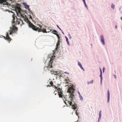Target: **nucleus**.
<instances>
[{
	"label": "nucleus",
	"mask_w": 122,
	"mask_h": 122,
	"mask_svg": "<svg viewBox=\"0 0 122 122\" xmlns=\"http://www.w3.org/2000/svg\"><path fill=\"white\" fill-rule=\"evenodd\" d=\"M53 32H55L56 33H58L57 32L56 30H54L53 31Z\"/></svg>",
	"instance_id": "393cba45"
},
{
	"label": "nucleus",
	"mask_w": 122,
	"mask_h": 122,
	"mask_svg": "<svg viewBox=\"0 0 122 122\" xmlns=\"http://www.w3.org/2000/svg\"><path fill=\"white\" fill-rule=\"evenodd\" d=\"M114 78H115V79H116V78H117V77H116V76L115 75H114Z\"/></svg>",
	"instance_id": "c756f323"
},
{
	"label": "nucleus",
	"mask_w": 122,
	"mask_h": 122,
	"mask_svg": "<svg viewBox=\"0 0 122 122\" xmlns=\"http://www.w3.org/2000/svg\"><path fill=\"white\" fill-rule=\"evenodd\" d=\"M60 30H61V29H60V28H59Z\"/></svg>",
	"instance_id": "79ce46f5"
},
{
	"label": "nucleus",
	"mask_w": 122,
	"mask_h": 122,
	"mask_svg": "<svg viewBox=\"0 0 122 122\" xmlns=\"http://www.w3.org/2000/svg\"><path fill=\"white\" fill-rule=\"evenodd\" d=\"M50 84L51 86H52L53 87H54L55 88H57L55 86H54L53 85V82L52 81L50 82Z\"/></svg>",
	"instance_id": "f8f14e48"
},
{
	"label": "nucleus",
	"mask_w": 122,
	"mask_h": 122,
	"mask_svg": "<svg viewBox=\"0 0 122 122\" xmlns=\"http://www.w3.org/2000/svg\"><path fill=\"white\" fill-rule=\"evenodd\" d=\"M25 7L26 9H28L29 8V6L27 5H25Z\"/></svg>",
	"instance_id": "f3484780"
},
{
	"label": "nucleus",
	"mask_w": 122,
	"mask_h": 122,
	"mask_svg": "<svg viewBox=\"0 0 122 122\" xmlns=\"http://www.w3.org/2000/svg\"><path fill=\"white\" fill-rule=\"evenodd\" d=\"M60 40H58L57 43H60Z\"/></svg>",
	"instance_id": "c85d7f7f"
},
{
	"label": "nucleus",
	"mask_w": 122,
	"mask_h": 122,
	"mask_svg": "<svg viewBox=\"0 0 122 122\" xmlns=\"http://www.w3.org/2000/svg\"><path fill=\"white\" fill-rule=\"evenodd\" d=\"M12 0H11V1H12Z\"/></svg>",
	"instance_id": "37998d69"
},
{
	"label": "nucleus",
	"mask_w": 122,
	"mask_h": 122,
	"mask_svg": "<svg viewBox=\"0 0 122 122\" xmlns=\"http://www.w3.org/2000/svg\"><path fill=\"white\" fill-rule=\"evenodd\" d=\"M111 7L112 8H113V9H114L115 8V5H114L112 4L111 5Z\"/></svg>",
	"instance_id": "4be33fe9"
},
{
	"label": "nucleus",
	"mask_w": 122,
	"mask_h": 122,
	"mask_svg": "<svg viewBox=\"0 0 122 122\" xmlns=\"http://www.w3.org/2000/svg\"><path fill=\"white\" fill-rule=\"evenodd\" d=\"M99 118H101V111L100 112V113H99Z\"/></svg>",
	"instance_id": "b1692460"
},
{
	"label": "nucleus",
	"mask_w": 122,
	"mask_h": 122,
	"mask_svg": "<svg viewBox=\"0 0 122 122\" xmlns=\"http://www.w3.org/2000/svg\"><path fill=\"white\" fill-rule=\"evenodd\" d=\"M52 59L51 58L50 60V61H49V64H48V66H45V67H47L48 68H50L52 67Z\"/></svg>",
	"instance_id": "1a4fd4ad"
},
{
	"label": "nucleus",
	"mask_w": 122,
	"mask_h": 122,
	"mask_svg": "<svg viewBox=\"0 0 122 122\" xmlns=\"http://www.w3.org/2000/svg\"><path fill=\"white\" fill-rule=\"evenodd\" d=\"M56 87L57 88H55L56 89L58 90L59 97L61 98L63 97H64V94L62 93V90L61 89L58 87Z\"/></svg>",
	"instance_id": "423d86ee"
},
{
	"label": "nucleus",
	"mask_w": 122,
	"mask_h": 122,
	"mask_svg": "<svg viewBox=\"0 0 122 122\" xmlns=\"http://www.w3.org/2000/svg\"><path fill=\"white\" fill-rule=\"evenodd\" d=\"M47 86V87H48V86H49V85H48Z\"/></svg>",
	"instance_id": "e433bc0d"
},
{
	"label": "nucleus",
	"mask_w": 122,
	"mask_h": 122,
	"mask_svg": "<svg viewBox=\"0 0 122 122\" xmlns=\"http://www.w3.org/2000/svg\"><path fill=\"white\" fill-rule=\"evenodd\" d=\"M100 74H102V71L101 69L100 70Z\"/></svg>",
	"instance_id": "cd10ccee"
},
{
	"label": "nucleus",
	"mask_w": 122,
	"mask_h": 122,
	"mask_svg": "<svg viewBox=\"0 0 122 122\" xmlns=\"http://www.w3.org/2000/svg\"><path fill=\"white\" fill-rule=\"evenodd\" d=\"M85 4V6H86V7H87V5H86V3H85V4Z\"/></svg>",
	"instance_id": "72a5a7b5"
},
{
	"label": "nucleus",
	"mask_w": 122,
	"mask_h": 122,
	"mask_svg": "<svg viewBox=\"0 0 122 122\" xmlns=\"http://www.w3.org/2000/svg\"><path fill=\"white\" fill-rule=\"evenodd\" d=\"M78 64L80 66V67L83 70H84V68H83V67L82 66V65L79 62H78Z\"/></svg>",
	"instance_id": "ddd939ff"
},
{
	"label": "nucleus",
	"mask_w": 122,
	"mask_h": 122,
	"mask_svg": "<svg viewBox=\"0 0 122 122\" xmlns=\"http://www.w3.org/2000/svg\"><path fill=\"white\" fill-rule=\"evenodd\" d=\"M29 26L30 27L32 28L34 30L36 31H38V32L41 31L43 33H47L46 31V30L44 29H40L37 27L36 26L34 25L32 23L30 22L29 23Z\"/></svg>",
	"instance_id": "f03ea898"
},
{
	"label": "nucleus",
	"mask_w": 122,
	"mask_h": 122,
	"mask_svg": "<svg viewBox=\"0 0 122 122\" xmlns=\"http://www.w3.org/2000/svg\"><path fill=\"white\" fill-rule=\"evenodd\" d=\"M117 25H116V26H115V28L116 29H117Z\"/></svg>",
	"instance_id": "f704fd0d"
},
{
	"label": "nucleus",
	"mask_w": 122,
	"mask_h": 122,
	"mask_svg": "<svg viewBox=\"0 0 122 122\" xmlns=\"http://www.w3.org/2000/svg\"><path fill=\"white\" fill-rule=\"evenodd\" d=\"M57 26L59 28V26H58L57 25Z\"/></svg>",
	"instance_id": "4c0bfd02"
},
{
	"label": "nucleus",
	"mask_w": 122,
	"mask_h": 122,
	"mask_svg": "<svg viewBox=\"0 0 122 122\" xmlns=\"http://www.w3.org/2000/svg\"><path fill=\"white\" fill-rule=\"evenodd\" d=\"M110 93L109 90H108L107 91V97H108V102L110 100Z\"/></svg>",
	"instance_id": "9b49d317"
},
{
	"label": "nucleus",
	"mask_w": 122,
	"mask_h": 122,
	"mask_svg": "<svg viewBox=\"0 0 122 122\" xmlns=\"http://www.w3.org/2000/svg\"><path fill=\"white\" fill-rule=\"evenodd\" d=\"M70 82V81L69 79H66V83H69Z\"/></svg>",
	"instance_id": "2eb2a0df"
},
{
	"label": "nucleus",
	"mask_w": 122,
	"mask_h": 122,
	"mask_svg": "<svg viewBox=\"0 0 122 122\" xmlns=\"http://www.w3.org/2000/svg\"><path fill=\"white\" fill-rule=\"evenodd\" d=\"M64 99L65 100L67 101L68 103L70 104V105L72 106V107L73 109L74 110L76 109L77 107L76 104V103H74L73 104L72 102L71 101H69V100H67L66 98L65 97H64Z\"/></svg>",
	"instance_id": "39448f33"
},
{
	"label": "nucleus",
	"mask_w": 122,
	"mask_h": 122,
	"mask_svg": "<svg viewBox=\"0 0 122 122\" xmlns=\"http://www.w3.org/2000/svg\"><path fill=\"white\" fill-rule=\"evenodd\" d=\"M13 27H10V30L9 31V34L11 35L12 34L16 33L17 30V28L14 25L12 26Z\"/></svg>",
	"instance_id": "20e7f679"
},
{
	"label": "nucleus",
	"mask_w": 122,
	"mask_h": 122,
	"mask_svg": "<svg viewBox=\"0 0 122 122\" xmlns=\"http://www.w3.org/2000/svg\"><path fill=\"white\" fill-rule=\"evenodd\" d=\"M100 77L101 78V82H102V74H100Z\"/></svg>",
	"instance_id": "6ab92c4d"
},
{
	"label": "nucleus",
	"mask_w": 122,
	"mask_h": 122,
	"mask_svg": "<svg viewBox=\"0 0 122 122\" xmlns=\"http://www.w3.org/2000/svg\"><path fill=\"white\" fill-rule=\"evenodd\" d=\"M93 80H92L88 82V83L89 84L90 83H93Z\"/></svg>",
	"instance_id": "a211bd4d"
},
{
	"label": "nucleus",
	"mask_w": 122,
	"mask_h": 122,
	"mask_svg": "<svg viewBox=\"0 0 122 122\" xmlns=\"http://www.w3.org/2000/svg\"><path fill=\"white\" fill-rule=\"evenodd\" d=\"M30 18H31V16H30Z\"/></svg>",
	"instance_id": "a19ab883"
},
{
	"label": "nucleus",
	"mask_w": 122,
	"mask_h": 122,
	"mask_svg": "<svg viewBox=\"0 0 122 122\" xmlns=\"http://www.w3.org/2000/svg\"><path fill=\"white\" fill-rule=\"evenodd\" d=\"M53 33L54 34H55V35H56L58 37H60L59 35L57 33Z\"/></svg>",
	"instance_id": "412c9836"
},
{
	"label": "nucleus",
	"mask_w": 122,
	"mask_h": 122,
	"mask_svg": "<svg viewBox=\"0 0 122 122\" xmlns=\"http://www.w3.org/2000/svg\"><path fill=\"white\" fill-rule=\"evenodd\" d=\"M60 45V44L59 43H57V45H56L57 47V48H58L59 46Z\"/></svg>",
	"instance_id": "aec40b11"
},
{
	"label": "nucleus",
	"mask_w": 122,
	"mask_h": 122,
	"mask_svg": "<svg viewBox=\"0 0 122 122\" xmlns=\"http://www.w3.org/2000/svg\"><path fill=\"white\" fill-rule=\"evenodd\" d=\"M79 97L81 100H82L83 99V98L82 96L80 95V93H79Z\"/></svg>",
	"instance_id": "dca6fc26"
},
{
	"label": "nucleus",
	"mask_w": 122,
	"mask_h": 122,
	"mask_svg": "<svg viewBox=\"0 0 122 122\" xmlns=\"http://www.w3.org/2000/svg\"><path fill=\"white\" fill-rule=\"evenodd\" d=\"M77 111H76V114L77 115V116H78V113L77 112Z\"/></svg>",
	"instance_id": "a878e982"
},
{
	"label": "nucleus",
	"mask_w": 122,
	"mask_h": 122,
	"mask_svg": "<svg viewBox=\"0 0 122 122\" xmlns=\"http://www.w3.org/2000/svg\"><path fill=\"white\" fill-rule=\"evenodd\" d=\"M101 41L102 42L103 45H104L105 44V42L104 41V37L103 35H102L101 36Z\"/></svg>",
	"instance_id": "9d476101"
},
{
	"label": "nucleus",
	"mask_w": 122,
	"mask_h": 122,
	"mask_svg": "<svg viewBox=\"0 0 122 122\" xmlns=\"http://www.w3.org/2000/svg\"><path fill=\"white\" fill-rule=\"evenodd\" d=\"M121 19L122 20V17L121 18Z\"/></svg>",
	"instance_id": "58836bf2"
},
{
	"label": "nucleus",
	"mask_w": 122,
	"mask_h": 122,
	"mask_svg": "<svg viewBox=\"0 0 122 122\" xmlns=\"http://www.w3.org/2000/svg\"><path fill=\"white\" fill-rule=\"evenodd\" d=\"M65 37H66V41L67 42V44H68V45H69L70 43H69L68 41V39L66 36Z\"/></svg>",
	"instance_id": "4468645a"
},
{
	"label": "nucleus",
	"mask_w": 122,
	"mask_h": 122,
	"mask_svg": "<svg viewBox=\"0 0 122 122\" xmlns=\"http://www.w3.org/2000/svg\"><path fill=\"white\" fill-rule=\"evenodd\" d=\"M3 37L5 39L7 40L8 41V42H10L11 40V38L8 35V32L6 34V37L4 36Z\"/></svg>",
	"instance_id": "6e6552de"
},
{
	"label": "nucleus",
	"mask_w": 122,
	"mask_h": 122,
	"mask_svg": "<svg viewBox=\"0 0 122 122\" xmlns=\"http://www.w3.org/2000/svg\"><path fill=\"white\" fill-rule=\"evenodd\" d=\"M56 91H54V93L55 94V95H56Z\"/></svg>",
	"instance_id": "bb28decb"
},
{
	"label": "nucleus",
	"mask_w": 122,
	"mask_h": 122,
	"mask_svg": "<svg viewBox=\"0 0 122 122\" xmlns=\"http://www.w3.org/2000/svg\"><path fill=\"white\" fill-rule=\"evenodd\" d=\"M58 40H60V37H58Z\"/></svg>",
	"instance_id": "473e14b6"
},
{
	"label": "nucleus",
	"mask_w": 122,
	"mask_h": 122,
	"mask_svg": "<svg viewBox=\"0 0 122 122\" xmlns=\"http://www.w3.org/2000/svg\"><path fill=\"white\" fill-rule=\"evenodd\" d=\"M12 17H13V21L12 23L13 24L18 25L20 23V22L22 24H24L22 20L20 19H19L17 18L16 16H15V15H13Z\"/></svg>",
	"instance_id": "7ed1b4c3"
},
{
	"label": "nucleus",
	"mask_w": 122,
	"mask_h": 122,
	"mask_svg": "<svg viewBox=\"0 0 122 122\" xmlns=\"http://www.w3.org/2000/svg\"><path fill=\"white\" fill-rule=\"evenodd\" d=\"M71 89H69L68 90V92L70 93V96H69V98L70 100L72 101L73 97H74V94L73 93L74 92L73 91H72Z\"/></svg>",
	"instance_id": "0eeeda50"
},
{
	"label": "nucleus",
	"mask_w": 122,
	"mask_h": 122,
	"mask_svg": "<svg viewBox=\"0 0 122 122\" xmlns=\"http://www.w3.org/2000/svg\"><path fill=\"white\" fill-rule=\"evenodd\" d=\"M4 0H0V3H2L4 2Z\"/></svg>",
	"instance_id": "5701e85b"
},
{
	"label": "nucleus",
	"mask_w": 122,
	"mask_h": 122,
	"mask_svg": "<svg viewBox=\"0 0 122 122\" xmlns=\"http://www.w3.org/2000/svg\"><path fill=\"white\" fill-rule=\"evenodd\" d=\"M83 1L84 3V4H85L86 2H85V0H84Z\"/></svg>",
	"instance_id": "2f4dec72"
},
{
	"label": "nucleus",
	"mask_w": 122,
	"mask_h": 122,
	"mask_svg": "<svg viewBox=\"0 0 122 122\" xmlns=\"http://www.w3.org/2000/svg\"><path fill=\"white\" fill-rule=\"evenodd\" d=\"M15 10L17 13V16L23 18L24 19L25 21L26 22L29 21L27 18L25 19V16L24 15V13L21 10L20 7L18 6H16Z\"/></svg>",
	"instance_id": "f257e3e1"
},
{
	"label": "nucleus",
	"mask_w": 122,
	"mask_h": 122,
	"mask_svg": "<svg viewBox=\"0 0 122 122\" xmlns=\"http://www.w3.org/2000/svg\"><path fill=\"white\" fill-rule=\"evenodd\" d=\"M65 73H67V72H65Z\"/></svg>",
	"instance_id": "ea45409f"
},
{
	"label": "nucleus",
	"mask_w": 122,
	"mask_h": 122,
	"mask_svg": "<svg viewBox=\"0 0 122 122\" xmlns=\"http://www.w3.org/2000/svg\"><path fill=\"white\" fill-rule=\"evenodd\" d=\"M64 102L66 104V105H67L66 102H65V101H64Z\"/></svg>",
	"instance_id": "c9c22d12"
},
{
	"label": "nucleus",
	"mask_w": 122,
	"mask_h": 122,
	"mask_svg": "<svg viewBox=\"0 0 122 122\" xmlns=\"http://www.w3.org/2000/svg\"><path fill=\"white\" fill-rule=\"evenodd\" d=\"M105 70V69L104 68H103V72H104V71Z\"/></svg>",
	"instance_id": "7c9ffc66"
}]
</instances>
